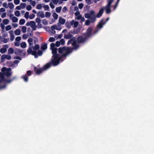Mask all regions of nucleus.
<instances>
[{"label":"nucleus","mask_w":154,"mask_h":154,"mask_svg":"<svg viewBox=\"0 0 154 154\" xmlns=\"http://www.w3.org/2000/svg\"><path fill=\"white\" fill-rule=\"evenodd\" d=\"M51 49L52 51V53L53 54L51 63L54 66H57L60 63V62L63 61L62 59L65 57L72 52V49L69 48L63 47L60 48H59L58 52L59 53L61 54V56L56 54L57 49L55 47V44L52 43L50 45Z\"/></svg>","instance_id":"1"},{"label":"nucleus","mask_w":154,"mask_h":154,"mask_svg":"<svg viewBox=\"0 0 154 154\" xmlns=\"http://www.w3.org/2000/svg\"><path fill=\"white\" fill-rule=\"evenodd\" d=\"M103 8H101L96 15H95V12L92 10L85 14V17L89 19L86 20L85 24L88 26L90 23H94L96 20V17L99 18L102 16L103 12Z\"/></svg>","instance_id":"2"},{"label":"nucleus","mask_w":154,"mask_h":154,"mask_svg":"<svg viewBox=\"0 0 154 154\" xmlns=\"http://www.w3.org/2000/svg\"><path fill=\"white\" fill-rule=\"evenodd\" d=\"M92 29L91 27H89L87 29V32L84 35L85 38L82 36L79 37L77 39V41L79 43H82L85 42L87 38L91 36L92 35L91 34V32Z\"/></svg>","instance_id":"3"},{"label":"nucleus","mask_w":154,"mask_h":154,"mask_svg":"<svg viewBox=\"0 0 154 154\" xmlns=\"http://www.w3.org/2000/svg\"><path fill=\"white\" fill-rule=\"evenodd\" d=\"M51 66V63H49L45 65L42 68H39L38 69L36 67H35V71L37 74L39 75L42 73L43 70H46L48 69L49 67H50Z\"/></svg>","instance_id":"4"},{"label":"nucleus","mask_w":154,"mask_h":154,"mask_svg":"<svg viewBox=\"0 0 154 154\" xmlns=\"http://www.w3.org/2000/svg\"><path fill=\"white\" fill-rule=\"evenodd\" d=\"M113 0H108L107 4L103 8L107 14H109L111 12V5L112 3L113 2Z\"/></svg>","instance_id":"5"},{"label":"nucleus","mask_w":154,"mask_h":154,"mask_svg":"<svg viewBox=\"0 0 154 154\" xmlns=\"http://www.w3.org/2000/svg\"><path fill=\"white\" fill-rule=\"evenodd\" d=\"M2 72L7 76H9L11 74V69L10 68H7L3 67L1 69Z\"/></svg>","instance_id":"6"},{"label":"nucleus","mask_w":154,"mask_h":154,"mask_svg":"<svg viewBox=\"0 0 154 154\" xmlns=\"http://www.w3.org/2000/svg\"><path fill=\"white\" fill-rule=\"evenodd\" d=\"M75 38H73L72 39H71L69 40L68 42V44H71L74 49H76L79 47L78 45L77 44L75 41Z\"/></svg>","instance_id":"7"},{"label":"nucleus","mask_w":154,"mask_h":154,"mask_svg":"<svg viewBox=\"0 0 154 154\" xmlns=\"http://www.w3.org/2000/svg\"><path fill=\"white\" fill-rule=\"evenodd\" d=\"M106 23V22H103V20H102L97 25V29L94 32V34H96L99 30L100 29L102 28L103 27V26Z\"/></svg>","instance_id":"8"},{"label":"nucleus","mask_w":154,"mask_h":154,"mask_svg":"<svg viewBox=\"0 0 154 154\" xmlns=\"http://www.w3.org/2000/svg\"><path fill=\"white\" fill-rule=\"evenodd\" d=\"M27 52L29 54H31L32 55H34L35 58L37 57V53L34 51H33L31 47H29V48L27 50Z\"/></svg>","instance_id":"9"},{"label":"nucleus","mask_w":154,"mask_h":154,"mask_svg":"<svg viewBox=\"0 0 154 154\" xmlns=\"http://www.w3.org/2000/svg\"><path fill=\"white\" fill-rule=\"evenodd\" d=\"M10 18L12 20L13 23H17L18 21V19L16 17L14 16L13 14H11L9 15Z\"/></svg>","instance_id":"10"},{"label":"nucleus","mask_w":154,"mask_h":154,"mask_svg":"<svg viewBox=\"0 0 154 154\" xmlns=\"http://www.w3.org/2000/svg\"><path fill=\"white\" fill-rule=\"evenodd\" d=\"M8 47L7 45H3V47L0 49V52L2 53H5L7 50V48Z\"/></svg>","instance_id":"11"},{"label":"nucleus","mask_w":154,"mask_h":154,"mask_svg":"<svg viewBox=\"0 0 154 154\" xmlns=\"http://www.w3.org/2000/svg\"><path fill=\"white\" fill-rule=\"evenodd\" d=\"M75 19L78 20H81L82 22H84L85 20L84 18L83 17H82L81 14L76 16Z\"/></svg>","instance_id":"12"},{"label":"nucleus","mask_w":154,"mask_h":154,"mask_svg":"<svg viewBox=\"0 0 154 154\" xmlns=\"http://www.w3.org/2000/svg\"><path fill=\"white\" fill-rule=\"evenodd\" d=\"M65 20L64 19L62 18L61 17H60L58 24L59 25V23H60L61 24H63L65 23Z\"/></svg>","instance_id":"13"},{"label":"nucleus","mask_w":154,"mask_h":154,"mask_svg":"<svg viewBox=\"0 0 154 154\" xmlns=\"http://www.w3.org/2000/svg\"><path fill=\"white\" fill-rule=\"evenodd\" d=\"M72 9H73L74 11H76L78 9V8L77 7H75L73 5V4H72V6L71 7L70 12L71 13H73L74 11H72Z\"/></svg>","instance_id":"14"},{"label":"nucleus","mask_w":154,"mask_h":154,"mask_svg":"<svg viewBox=\"0 0 154 154\" xmlns=\"http://www.w3.org/2000/svg\"><path fill=\"white\" fill-rule=\"evenodd\" d=\"M73 22V21H72V20L70 22H67L65 24L66 27L69 29L71 28V26H72Z\"/></svg>","instance_id":"15"},{"label":"nucleus","mask_w":154,"mask_h":154,"mask_svg":"<svg viewBox=\"0 0 154 154\" xmlns=\"http://www.w3.org/2000/svg\"><path fill=\"white\" fill-rule=\"evenodd\" d=\"M51 28L52 29H56L58 30H60L61 29V28L60 26L56 25L52 26Z\"/></svg>","instance_id":"16"},{"label":"nucleus","mask_w":154,"mask_h":154,"mask_svg":"<svg viewBox=\"0 0 154 154\" xmlns=\"http://www.w3.org/2000/svg\"><path fill=\"white\" fill-rule=\"evenodd\" d=\"M30 26L31 27H32L33 29L34 30H35L36 26H35V21H31V23L30 25Z\"/></svg>","instance_id":"17"},{"label":"nucleus","mask_w":154,"mask_h":154,"mask_svg":"<svg viewBox=\"0 0 154 154\" xmlns=\"http://www.w3.org/2000/svg\"><path fill=\"white\" fill-rule=\"evenodd\" d=\"M72 37V35L70 33H68L67 34L65 35L64 36V37L65 39H69L71 38Z\"/></svg>","instance_id":"18"},{"label":"nucleus","mask_w":154,"mask_h":154,"mask_svg":"<svg viewBox=\"0 0 154 154\" xmlns=\"http://www.w3.org/2000/svg\"><path fill=\"white\" fill-rule=\"evenodd\" d=\"M72 21H73L72 26L73 25L74 27H77L79 24L78 22L77 21H75L74 20H72Z\"/></svg>","instance_id":"19"},{"label":"nucleus","mask_w":154,"mask_h":154,"mask_svg":"<svg viewBox=\"0 0 154 154\" xmlns=\"http://www.w3.org/2000/svg\"><path fill=\"white\" fill-rule=\"evenodd\" d=\"M11 9H13L14 7V5L12 3L10 2L8 4V7Z\"/></svg>","instance_id":"20"},{"label":"nucleus","mask_w":154,"mask_h":154,"mask_svg":"<svg viewBox=\"0 0 154 154\" xmlns=\"http://www.w3.org/2000/svg\"><path fill=\"white\" fill-rule=\"evenodd\" d=\"M2 22L4 24L7 25L9 22V20L8 19H5L3 20Z\"/></svg>","instance_id":"21"},{"label":"nucleus","mask_w":154,"mask_h":154,"mask_svg":"<svg viewBox=\"0 0 154 154\" xmlns=\"http://www.w3.org/2000/svg\"><path fill=\"white\" fill-rule=\"evenodd\" d=\"M62 7L61 6H60L58 7H57L56 8V11L57 13H59L60 12L61 10L62 9Z\"/></svg>","instance_id":"22"},{"label":"nucleus","mask_w":154,"mask_h":154,"mask_svg":"<svg viewBox=\"0 0 154 154\" xmlns=\"http://www.w3.org/2000/svg\"><path fill=\"white\" fill-rule=\"evenodd\" d=\"M14 34L16 35H19L20 34V31L19 29H17L15 31Z\"/></svg>","instance_id":"23"},{"label":"nucleus","mask_w":154,"mask_h":154,"mask_svg":"<svg viewBox=\"0 0 154 154\" xmlns=\"http://www.w3.org/2000/svg\"><path fill=\"white\" fill-rule=\"evenodd\" d=\"M47 45L46 44H42L41 47V49L45 50L47 48Z\"/></svg>","instance_id":"24"},{"label":"nucleus","mask_w":154,"mask_h":154,"mask_svg":"<svg viewBox=\"0 0 154 154\" xmlns=\"http://www.w3.org/2000/svg\"><path fill=\"white\" fill-rule=\"evenodd\" d=\"M38 14L39 16L42 18L44 17H45V14L43 12H39L38 13Z\"/></svg>","instance_id":"25"},{"label":"nucleus","mask_w":154,"mask_h":154,"mask_svg":"<svg viewBox=\"0 0 154 154\" xmlns=\"http://www.w3.org/2000/svg\"><path fill=\"white\" fill-rule=\"evenodd\" d=\"M35 21L38 25H39L41 22V20L40 18L37 17L35 19Z\"/></svg>","instance_id":"26"},{"label":"nucleus","mask_w":154,"mask_h":154,"mask_svg":"<svg viewBox=\"0 0 154 154\" xmlns=\"http://www.w3.org/2000/svg\"><path fill=\"white\" fill-rule=\"evenodd\" d=\"M29 13L27 11L24 14V17L26 19H28L29 17Z\"/></svg>","instance_id":"27"},{"label":"nucleus","mask_w":154,"mask_h":154,"mask_svg":"<svg viewBox=\"0 0 154 154\" xmlns=\"http://www.w3.org/2000/svg\"><path fill=\"white\" fill-rule=\"evenodd\" d=\"M20 46L21 48H24L26 47V45L25 42H23L20 44Z\"/></svg>","instance_id":"28"},{"label":"nucleus","mask_w":154,"mask_h":154,"mask_svg":"<svg viewBox=\"0 0 154 154\" xmlns=\"http://www.w3.org/2000/svg\"><path fill=\"white\" fill-rule=\"evenodd\" d=\"M25 22V20L24 19H20L19 21V24L22 25Z\"/></svg>","instance_id":"29"},{"label":"nucleus","mask_w":154,"mask_h":154,"mask_svg":"<svg viewBox=\"0 0 154 154\" xmlns=\"http://www.w3.org/2000/svg\"><path fill=\"white\" fill-rule=\"evenodd\" d=\"M22 78L25 82H27L28 81V78L26 75L23 76Z\"/></svg>","instance_id":"30"},{"label":"nucleus","mask_w":154,"mask_h":154,"mask_svg":"<svg viewBox=\"0 0 154 154\" xmlns=\"http://www.w3.org/2000/svg\"><path fill=\"white\" fill-rule=\"evenodd\" d=\"M14 52V49L12 48H10L8 50V53L9 54H12Z\"/></svg>","instance_id":"31"},{"label":"nucleus","mask_w":154,"mask_h":154,"mask_svg":"<svg viewBox=\"0 0 154 154\" xmlns=\"http://www.w3.org/2000/svg\"><path fill=\"white\" fill-rule=\"evenodd\" d=\"M26 27L25 26H23L22 27L21 30L23 32L25 33L26 31Z\"/></svg>","instance_id":"32"},{"label":"nucleus","mask_w":154,"mask_h":154,"mask_svg":"<svg viewBox=\"0 0 154 154\" xmlns=\"http://www.w3.org/2000/svg\"><path fill=\"white\" fill-rule=\"evenodd\" d=\"M33 41V39L31 38H29L28 40V42L29 43V44L30 46H31L32 44V42Z\"/></svg>","instance_id":"33"},{"label":"nucleus","mask_w":154,"mask_h":154,"mask_svg":"<svg viewBox=\"0 0 154 154\" xmlns=\"http://www.w3.org/2000/svg\"><path fill=\"white\" fill-rule=\"evenodd\" d=\"M8 40L9 39H8L3 38L2 39L1 42H3L5 43H7L8 42Z\"/></svg>","instance_id":"34"},{"label":"nucleus","mask_w":154,"mask_h":154,"mask_svg":"<svg viewBox=\"0 0 154 154\" xmlns=\"http://www.w3.org/2000/svg\"><path fill=\"white\" fill-rule=\"evenodd\" d=\"M53 16L55 20H57L58 18V15L56 13H54L53 14Z\"/></svg>","instance_id":"35"},{"label":"nucleus","mask_w":154,"mask_h":154,"mask_svg":"<svg viewBox=\"0 0 154 154\" xmlns=\"http://www.w3.org/2000/svg\"><path fill=\"white\" fill-rule=\"evenodd\" d=\"M14 14L16 16L19 17L20 15V12L19 11H16L15 12Z\"/></svg>","instance_id":"36"},{"label":"nucleus","mask_w":154,"mask_h":154,"mask_svg":"<svg viewBox=\"0 0 154 154\" xmlns=\"http://www.w3.org/2000/svg\"><path fill=\"white\" fill-rule=\"evenodd\" d=\"M35 15L33 14H32L30 15H29V19H32L35 17Z\"/></svg>","instance_id":"37"},{"label":"nucleus","mask_w":154,"mask_h":154,"mask_svg":"<svg viewBox=\"0 0 154 154\" xmlns=\"http://www.w3.org/2000/svg\"><path fill=\"white\" fill-rule=\"evenodd\" d=\"M11 29V25H8L6 26L5 27V29L6 31H8Z\"/></svg>","instance_id":"38"},{"label":"nucleus","mask_w":154,"mask_h":154,"mask_svg":"<svg viewBox=\"0 0 154 154\" xmlns=\"http://www.w3.org/2000/svg\"><path fill=\"white\" fill-rule=\"evenodd\" d=\"M42 5H43V4H38L36 6V8L38 9H41L42 7Z\"/></svg>","instance_id":"39"},{"label":"nucleus","mask_w":154,"mask_h":154,"mask_svg":"<svg viewBox=\"0 0 154 154\" xmlns=\"http://www.w3.org/2000/svg\"><path fill=\"white\" fill-rule=\"evenodd\" d=\"M39 48V46L37 45H35L34 47L33 48V49L34 50H38Z\"/></svg>","instance_id":"40"},{"label":"nucleus","mask_w":154,"mask_h":154,"mask_svg":"<svg viewBox=\"0 0 154 154\" xmlns=\"http://www.w3.org/2000/svg\"><path fill=\"white\" fill-rule=\"evenodd\" d=\"M43 7L45 11H48L49 8V6L48 5H44Z\"/></svg>","instance_id":"41"},{"label":"nucleus","mask_w":154,"mask_h":154,"mask_svg":"<svg viewBox=\"0 0 154 154\" xmlns=\"http://www.w3.org/2000/svg\"><path fill=\"white\" fill-rule=\"evenodd\" d=\"M20 5L22 9L25 8L26 6V4L24 3H21Z\"/></svg>","instance_id":"42"},{"label":"nucleus","mask_w":154,"mask_h":154,"mask_svg":"<svg viewBox=\"0 0 154 154\" xmlns=\"http://www.w3.org/2000/svg\"><path fill=\"white\" fill-rule=\"evenodd\" d=\"M51 15V13L50 12H46L45 14V16L46 17H49Z\"/></svg>","instance_id":"43"},{"label":"nucleus","mask_w":154,"mask_h":154,"mask_svg":"<svg viewBox=\"0 0 154 154\" xmlns=\"http://www.w3.org/2000/svg\"><path fill=\"white\" fill-rule=\"evenodd\" d=\"M32 9V6L30 5H28L26 7V9L27 11H30Z\"/></svg>","instance_id":"44"},{"label":"nucleus","mask_w":154,"mask_h":154,"mask_svg":"<svg viewBox=\"0 0 154 154\" xmlns=\"http://www.w3.org/2000/svg\"><path fill=\"white\" fill-rule=\"evenodd\" d=\"M55 41V39L53 37H50L48 40V41L50 42H54Z\"/></svg>","instance_id":"45"},{"label":"nucleus","mask_w":154,"mask_h":154,"mask_svg":"<svg viewBox=\"0 0 154 154\" xmlns=\"http://www.w3.org/2000/svg\"><path fill=\"white\" fill-rule=\"evenodd\" d=\"M30 4L31 5L33 6H35L36 4L35 2V1H30Z\"/></svg>","instance_id":"46"},{"label":"nucleus","mask_w":154,"mask_h":154,"mask_svg":"<svg viewBox=\"0 0 154 154\" xmlns=\"http://www.w3.org/2000/svg\"><path fill=\"white\" fill-rule=\"evenodd\" d=\"M42 23L45 25H46L48 24V22L46 20L44 19L42 20Z\"/></svg>","instance_id":"47"},{"label":"nucleus","mask_w":154,"mask_h":154,"mask_svg":"<svg viewBox=\"0 0 154 154\" xmlns=\"http://www.w3.org/2000/svg\"><path fill=\"white\" fill-rule=\"evenodd\" d=\"M10 40L11 41H12L14 40V37H15V36H14V35H10Z\"/></svg>","instance_id":"48"},{"label":"nucleus","mask_w":154,"mask_h":154,"mask_svg":"<svg viewBox=\"0 0 154 154\" xmlns=\"http://www.w3.org/2000/svg\"><path fill=\"white\" fill-rule=\"evenodd\" d=\"M3 6L6 8H8V5L7 3H4L3 4Z\"/></svg>","instance_id":"49"},{"label":"nucleus","mask_w":154,"mask_h":154,"mask_svg":"<svg viewBox=\"0 0 154 154\" xmlns=\"http://www.w3.org/2000/svg\"><path fill=\"white\" fill-rule=\"evenodd\" d=\"M5 59H6V55L4 54L1 57V59L2 61H3V60Z\"/></svg>","instance_id":"50"},{"label":"nucleus","mask_w":154,"mask_h":154,"mask_svg":"<svg viewBox=\"0 0 154 154\" xmlns=\"http://www.w3.org/2000/svg\"><path fill=\"white\" fill-rule=\"evenodd\" d=\"M20 2V0H14V3L16 5H17L19 4Z\"/></svg>","instance_id":"51"},{"label":"nucleus","mask_w":154,"mask_h":154,"mask_svg":"<svg viewBox=\"0 0 154 154\" xmlns=\"http://www.w3.org/2000/svg\"><path fill=\"white\" fill-rule=\"evenodd\" d=\"M21 39V38L20 36H18L16 38L15 40L17 42L20 41Z\"/></svg>","instance_id":"52"},{"label":"nucleus","mask_w":154,"mask_h":154,"mask_svg":"<svg viewBox=\"0 0 154 154\" xmlns=\"http://www.w3.org/2000/svg\"><path fill=\"white\" fill-rule=\"evenodd\" d=\"M28 35L26 34H24L22 36V37L23 38L26 39L27 38H28Z\"/></svg>","instance_id":"53"},{"label":"nucleus","mask_w":154,"mask_h":154,"mask_svg":"<svg viewBox=\"0 0 154 154\" xmlns=\"http://www.w3.org/2000/svg\"><path fill=\"white\" fill-rule=\"evenodd\" d=\"M60 42L61 45H63L65 43L64 40L63 39H61L60 40Z\"/></svg>","instance_id":"54"},{"label":"nucleus","mask_w":154,"mask_h":154,"mask_svg":"<svg viewBox=\"0 0 154 154\" xmlns=\"http://www.w3.org/2000/svg\"><path fill=\"white\" fill-rule=\"evenodd\" d=\"M83 6L84 5L82 3H80L79 4V7L80 9L83 8Z\"/></svg>","instance_id":"55"},{"label":"nucleus","mask_w":154,"mask_h":154,"mask_svg":"<svg viewBox=\"0 0 154 154\" xmlns=\"http://www.w3.org/2000/svg\"><path fill=\"white\" fill-rule=\"evenodd\" d=\"M50 6L51 8L52 9H54L55 8L54 5H53V3L51 2L50 4Z\"/></svg>","instance_id":"56"},{"label":"nucleus","mask_w":154,"mask_h":154,"mask_svg":"<svg viewBox=\"0 0 154 154\" xmlns=\"http://www.w3.org/2000/svg\"><path fill=\"white\" fill-rule=\"evenodd\" d=\"M6 58L7 60H10L11 59V57L9 55H6Z\"/></svg>","instance_id":"57"},{"label":"nucleus","mask_w":154,"mask_h":154,"mask_svg":"<svg viewBox=\"0 0 154 154\" xmlns=\"http://www.w3.org/2000/svg\"><path fill=\"white\" fill-rule=\"evenodd\" d=\"M14 45L16 46H18L20 45V42H14Z\"/></svg>","instance_id":"58"},{"label":"nucleus","mask_w":154,"mask_h":154,"mask_svg":"<svg viewBox=\"0 0 154 154\" xmlns=\"http://www.w3.org/2000/svg\"><path fill=\"white\" fill-rule=\"evenodd\" d=\"M38 54L39 56H41L42 54V51L41 50H38Z\"/></svg>","instance_id":"59"},{"label":"nucleus","mask_w":154,"mask_h":154,"mask_svg":"<svg viewBox=\"0 0 154 154\" xmlns=\"http://www.w3.org/2000/svg\"><path fill=\"white\" fill-rule=\"evenodd\" d=\"M60 42H59L57 41L56 42L55 44V45H56V46L59 47V46H60Z\"/></svg>","instance_id":"60"},{"label":"nucleus","mask_w":154,"mask_h":154,"mask_svg":"<svg viewBox=\"0 0 154 154\" xmlns=\"http://www.w3.org/2000/svg\"><path fill=\"white\" fill-rule=\"evenodd\" d=\"M6 13H4L2 14L1 15V17L2 18H4L5 17H6Z\"/></svg>","instance_id":"61"},{"label":"nucleus","mask_w":154,"mask_h":154,"mask_svg":"<svg viewBox=\"0 0 154 154\" xmlns=\"http://www.w3.org/2000/svg\"><path fill=\"white\" fill-rule=\"evenodd\" d=\"M55 29H52L51 28V30L50 31V32L52 34H55V31L54 30Z\"/></svg>","instance_id":"62"},{"label":"nucleus","mask_w":154,"mask_h":154,"mask_svg":"<svg viewBox=\"0 0 154 154\" xmlns=\"http://www.w3.org/2000/svg\"><path fill=\"white\" fill-rule=\"evenodd\" d=\"M58 2V0H52L53 3L55 5L57 4Z\"/></svg>","instance_id":"63"},{"label":"nucleus","mask_w":154,"mask_h":154,"mask_svg":"<svg viewBox=\"0 0 154 154\" xmlns=\"http://www.w3.org/2000/svg\"><path fill=\"white\" fill-rule=\"evenodd\" d=\"M80 13L79 11H77L75 13V15L76 17V16L79 15L80 14Z\"/></svg>","instance_id":"64"}]
</instances>
